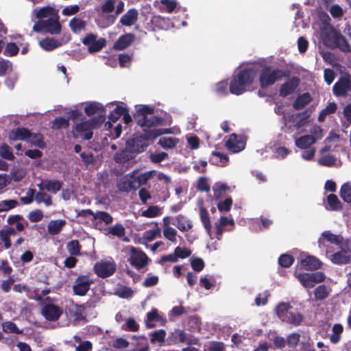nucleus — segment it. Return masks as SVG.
<instances>
[{
	"instance_id": "f257e3e1",
	"label": "nucleus",
	"mask_w": 351,
	"mask_h": 351,
	"mask_svg": "<svg viewBox=\"0 0 351 351\" xmlns=\"http://www.w3.org/2000/svg\"><path fill=\"white\" fill-rule=\"evenodd\" d=\"M154 107L148 105H141L136 109L134 114V119L138 125H139L143 132H152L154 130H162L163 134L171 133L170 129L156 128L162 124V118L153 115L154 113Z\"/></svg>"
},
{
	"instance_id": "f03ea898",
	"label": "nucleus",
	"mask_w": 351,
	"mask_h": 351,
	"mask_svg": "<svg viewBox=\"0 0 351 351\" xmlns=\"http://www.w3.org/2000/svg\"><path fill=\"white\" fill-rule=\"evenodd\" d=\"M276 313L282 322L293 326H301L304 320V315L289 302L278 303L276 307Z\"/></svg>"
},
{
	"instance_id": "7ed1b4c3",
	"label": "nucleus",
	"mask_w": 351,
	"mask_h": 351,
	"mask_svg": "<svg viewBox=\"0 0 351 351\" xmlns=\"http://www.w3.org/2000/svg\"><path fill=\"white\" fill-rule=\"evenodd\" d=\"M162 130H154L152 132H143L142 134H134L133 137L127 141V146L132 152H142L149 145V141H154L157 137L163 134Z\"/></svg>"
},
{
	"instance_id": "20e7f679",
	"label": "nucleus",
	"mask_w": 351,
	"mask_h": 351,
	"mask_svg": "<svg viewBox=\"0 0 351 351\" xmlns=\"http://www.w3.org/2000/svg\"><path fill=\"white\" fill-rule=\"evenodd\" d=\"M286 76L285 72L271 66H265L259 73V84L261 89H265L273 86L276 82Z\"/></svg>"
},
{
	"instance_id": "39448f33",
	"label": "nucleus",
	"mask_w": 351,
	"mask_h": 351,
	"mask_svg": "<svg viewBox=\"0 0 351 351\" xmlns=\"http://www.w3.org/2000/svg\"><path fill=\"white\" fill-rule=\"evenodd\" d=\"M59 15L49 17L46 20H38L33 26V30L36 32H45L51 34H59L62 25L59 22Z\"/></svg>"
},
{
	"instance_id": "423d86ee",
	"label": "nucleus",
	"mask_w": 351,
	"mask_h": 351,
	"mask_svg": "<svg viewBox=\"0 0 351 351\" xmlns=\"http://www.w3.org/2000/svg\"><path fill=\"white\" fill-rule=\"evenodd\" d=\"M351 244L350 239H345L344 244L340 245L341 250L332 254L330 257V261L337 265H347L351 263V248L349 247Z\"/></svg>"
},
{
	"instance_id": "0eeeda50",
	"label": "nucleus",
	"mask_w": 351,
	"mask_h": 351,
	"mask_svg": "<svg viewBox=\"0 0 351 351\" xmlns=\"http://www.w3.org/2000/svg\"><path fill=\"white\" fill-rule=\"evenodd\" d=\"M94 283V280L90 275H80L74 281L73 291L74 295L84 296L89 291L90 285Z\"/></svg>"
},
{
	"instance_id": "6e6552de",
	"label": "nucleus",
	"mask_w": 351,
	"mask_h": 351,
	"mask_svg": "<svg viewBox=\"0 0 351 351\" xmlns=\"http://www.w3.org/2000/svg\"><path fill=\"white\" fill-rule=\"evenodd\" d=\"M149 258L143 251L137 250L134 247L131 248V255L128 262L137 270L144 268L148 265Z\"/></svg>"
},
{
	"instance_id": "1a4fd4ad",
	"label": "nucleus",
	"mask_w": 351,
	"mask_h": 351,
	"mask_svg": "<svg viewBox=\"0 0 351 351\" xmlns=\"http://www.w3.org/2000/svg\"><path fill=\"white\" fill-rule=\"evenodd\" d=\"M93 271L98 277L106 278L115 272L116 264L114 261H101L94 265Z\"/></svg>"
},
{
	"instance_id": "9d476101",
	"label": "nucleus",
	"mask_w": 351,
	"mask_h": 351,
	"mask_svg": "<svg viewBox=\"0 0 351 351\" xmlns=\"http://www.w3.org/2000/svg\"><path fill=\"white\" fill-rule=\"evenodd\" d=\"M135 173L136 170H134L119 180L117 183V186L120 191L128 193L138 189V185H136L135 180Z\"/></svg>"
},
{
	"instance_id": "9b49d317",
	"label": "nucleus",
	"mask_w": 351,
	"mask_h": 351,
	"mask_svg": "<svg viewBox=\"0 0 351 351\" xmlns=\"http://www.w3.org/2000/svg\"><path fill=\"white\" fill-rule=\"evenodd\" d=\"M82 43L88 47L89 53H95L101 51L105 47L106 40L104 38L97 40L96 35L90 33L82 39Z\"/></svg>"
},
{
	"instance_id": "f8f14e48",
	"label": "nucleus",
	"mask_w": 351,
	"mask_h": 351,
	"mask_svg": "<svg viewBox=\"0 0 351 351\" xmlns=\"http://www.w3.org/2000/svg\"><path fill=\"white\" fill-rule=\"evenodd\" d=\"M332 90L337 97H345L348 92L351 93V75L341 77L334 84Z\"/></svg>"
},
{
	"instance_id": "ddd939ff",
	"label": "nucleus",
	"mask_w": 351,
	"mask_h": 351,
	"mask_svg": "<svg viewBox=\"0 0 351 351\" xmlns=\"http://www.w3.org/2000/svg\"><path fill=\"white\" fill-rule=\"evenodd\" d=\"M300 85V79L297 77H292L281 84L279 89V95L286 97L293 93Z\"/></svg>"
},
{
	"instance_id": "4468645a",
	"label": "nucleus",
	"mask_w": 351,
	"mask_h": 351,
	"mask_svg": "<svg viewBox=\"0 0 351 351\" xmlns=\"http://www.w3.org/2000/svg\"><path fill=\"white\" fill-rule=\"evenodd\" d=\"M62 309L53 304H46L42 309V314L45 318L51 322L58 320L62 315Z\"/></svg>"
},
{
	"instance_id": "2eb2a0df",
	"label": "nucleus",
	"mask_w": 351,
	"mask_h": 351,
	"mask_svg": "<svg viewBox=\"0 0 351 351\" xmlns=\"http://www.w3.org/2000/svg\"><path fill=\"white\" fill-rule=\"evenodd\" d=\"M92 130H93V128L88 120L85 121H82L81 123H77L74 126L75 132H73V135L75 137H77L75 132H77V134L84 133L83 134L80 135L81 138L84 140L88 141V140H90L93 136Z\"/></svg>"
},
{
	"instance_id": "dca6fc26",
	"label": "nucleus",
	"mask_w": 351,
	"mask_h": 351,
	"mask_svg": "<svg viewBox=\"0 0 351 351\" xmlns=\"http://www.w3.org/2000/svg\"><path fill=\"white\" fill-rule=\"evenodd\" d=\"M136 35L133 33H126L121 35L114 43L113 49L121 51L130 46L135 40Z\"/></svg>"
},
{
	"instance_id": "f3484780",
	"label": "nucleus",
	"mask_w": 351,
	"mask_h": 351,
	"mask_svg": "<svg viewBox=\"0 0 351 351\" xmlns=\"http://www.w3.org/2000/svg\"><path fill=\"white\" fill-rule=\"evenodd\" d=\"M239 65L232 75L230 82V92L232 94L239 95L241 94V69Z\"/></svg>"
},
{
	"instance_id": "a211bd4d",
	"label": "nucleus",
	"mask_w": 351,
	"mask_h": 351,
	"mask_svg": "<svg viewBox=\"0 0 351 351\" xmlns=\"http://www.w3.org/2000/svg\"><path fill=\"white\" fill-rule=\"evenodd\" d=\"M113 221L112 216L106 211H97L95 213L93 223L95 227L101 230L102 222L106 225H109Z\"/></svg>"
},
{
	"instance_id": "6ab92c4d",
	"label": "nucleus",
	"mask_w": 351,
	"mask_h": 351,
	"mask_svg": "<svg viewBox=\"0 0 351 351\" xmlns=\"http://www.w3.org/2000/svg\"><path fill=\"white\" fill-rule=\"evenodd\" d=\"M32 136V132L25 128H17L12 130L9 134L11 141H28Z\"/></svg>"
},
{
	"instance_id": "aec40b11",
	"label": "nucleus",
	"mask_w": 351,
	"mask_h": 351,
	"mask_svg": "<svg viewBox=\"0 0 351 351\" xmlns=\"http://www.w3.org/2000/svg\"><path fill=\"white\" fill-rule=\"evenodd\" d=\"M138 12L135 8L128 10L120 19V23L124 26H132L138 20Z\"/></svg>"
},
{
	"instance_id": "412c9836",
	"label": "nucleus",
	"mask_w": 351,
	"mask_h": 351,
	"mask_svg": "<svg viewBox=\"0 0 351 351\" xmlns=\"http://www.w3.org/2000/svg\"><path fill=\"white\" fill-rule=\"evenodd\" d=\"M176 223L173 224L181 232H187L193 228L192 221L185 215L180 214L175 217Z\"/></svg>"
},
{
	"instance_id": "4be33fe9",
	"label": "nucleus",
	"mask_w": 351,
	"mask_h": 351,
	"mask_svg": "<svg viewBox=\"0 0 351 351\" xmlns=\"http://www.w3.org/2000/svg\"><path fill=\"white\" fill-rule=\"evenodd\" d=\"M66 223L64 219L51 220L47 225V232L50 235H57L62 232Z\"/></svg>"
},
{
	"instance_id": "5701e85b",
	"label": "nucleus",
	"mask_w": 351,
	"mask_h": 351,
	"mask_svg": "<svg viewBox=\"0 0 351 351\" xmlns=\"http://www.w3.org/2000/svg\"><path fill=\"white\" fill-rule=\"evenodd\" d=\"M301 265L306 270L315 271L322 266L320 261L315 256H308L301 261Z\"/></svg>"
},
{
	"instance_id": "b1692460",
	"label": "nucleus",
	"mask_w": 351,
	"mask_h": 351,
	"mask_svg": "<svg viewBox=\"0 0 351 351\" xmlns=\"http://www.w3.org/2000/svg\"><path fill=\"white\" fill-rule=\"evenodd\" d=\"M186 341V333L182 330H176L171 332L167 339L168 345H175L178 343H184Z\"/></svg>"
},
{
	"instance_id": "393cba45",
	"label": "nucleus",
	"mask_w": 351,
	"mask_h": 351,
	"mask_svg": "<svg viewBox=\"0 0 351 351\" xmlns=\"http://www.w3.org/2000/svg\"><path fill=\"white\" fill-rule=\"evenodd\" d=\"M39 45L44 50L51 51L60 47L62 43L53 38H45L39 41Z\"/></svg>"
},
{
	"instance_id": "a878e982",
	"label": "nucleus",
	"mask_w": 351,
	"mask_h": 351,
	"mask_svg": "<svg viewBox=\"0 0 351 351\" xmlns=\"http://www.w3.org/2000/svg\"><path fill=\"white\" fill-rule=\"evenodd\" d=\"M312 101V97L309 93H305L298 96L293 102V107L295 110H302L305 106Z\"/></svg>"
},
{
	"instance_id": "bb28decb",
	"label": "nucleus",
	"mask_w": 351,
	"mask_h": 351,
	"mask_svg": "<svg viewBox=\"0 0 351 351\" xmlns=\"http://www.w3.org/2000/svg\"><path fill=\"white\" fill-rule=\"evenodd\" d=\"M334 43L343 52L348 53L350 51V46L346 37L341 34H335Z\"/></svg>"
},
{
	"instance_id": "cd10ccee",
	"label": "nucleus",
	"mask_w": 351,
	"mask_h": 351,
	"mask_svg": "<svg viewBox=\"0 0 351 351\" xmlns=\"http://www.w3.org/2000/svg\"><path fill=\"white\" fill-rule=\"evenodd\" d=\"M106 232L105 234H111L118 238H121L125 234V228L121 223H115L114 226L108 227L105 229Z\"/></svg>"
},
{
	"instance_id": "c85d7f7f",
	"label": "nucleus",
	"mask_w": 351,
	"mask_h": 351,
	"mask_svg": "<svg viewBox=\"0 0 351 351\" xmlns=\"http://www.w3.org/2000/svg\"><path fill=\"white\" fill-rule=\"evenodd\" d=\"M23 219V217L21 215H10L7 219V223L10 226L16 224L14 229L18 232H21L25 230V225L21 222Z\"/></svg>"
},
{
	"instance_id": "c756f323",
	"label": "nucleus",
	"mask_w": 351,
	"mask_h": 351,
	"mask_svg": "<svg viewBox=\"0 0 351 351\" xmlns=\"http://www.w3.org/2000/svg\"><path fill=\"white\" fill-rule=\"evenodd\" d=\"M45 188L48 192L56 194L62 186V182L58 180H45Z\"/></svg>"
},
{
	"instance_id": "7c9ffc66",
	"label": "nucleus",
	"mask_w": 351,
	"mask_h": 351,
	"mask_svg": "<svg viewBox=\"0 0 351 351\" xmlns=\"http://www.w3.org/2000/svg\"><path fill=\"white\" fill-rule=\"evenodd\" d=\"M295 143L298 147L305 149L315 143V140L310 135H304L297 138Z\"/></svg>"
},
{
	"instance_id": "2f4dec72",
	"label": "nucleus",
	"mask_w": 351,
	"mask_h": 351,
	"mask_svg": "<svg viewBox=\"0 0 351 351\" xmlns=\"http://www.w3.org/2000/svg\"><path fill=\"white\" fill-rule=\"evenodd\" d=\"M199 217L201 221L206 229L207 233L210 234L211 232V223L210 220V216L206 208L204 206L199 208Z\"/></svg>"
},
{
	"instance_id": "473e14b6",
	"label": "nucleus",
	"mask_w": 351,
	"mask_h": 351,
	"mask_svg": "<svg viewBox=\"0 0 351 351\" xmlns=\"http://www.w3.org/2000/svg\"><path fill=\"white\" fill-rule=\"evenodd\" d=\"M322 236L328 242L332 244H335L340 247V245L344 244L345 240L341 235H336L332 234L330 231H324Z\"/></svg>"
},
{
	"instance_id": "72a5a7b5",
	"label": "nucleus",
	"mask_w": 351,
	"mask_h": 351,
	"mask_svg": "<svg viewBox=\"0 0 351 351\" xmlns=\"http://www.w3.org/2000/svg\"><path fill=\"white\" fill-rule=\"evenodd\" d=\"M55 15H58V10L50 6L42 8L36 13V17L40 20L47 17L55 16Z\"/></svg>"
},
{
	"instance_id": "f704fd0d",
	"label": "nucleus",
	"mask_w": 351,
	"mask_h": 351,
	"mask_svg": "<svg viewBox=\"0 0 351 351\" xmlns=\"http://www.w3.org/2000/svg\"><path fill=\"white\" fill-rule=\"evenodd\" d=\"M212 155L215 157L209 160V162L212 165L224 166L228 161V156L219 152H213Z\"/></svg>"
},
{
	"instance_id": "c9c22d12",
	"label": "nucleus",
	"mask_w": 351,
	"mask_h": 351,
	"mask_svg": "<svg viewBox=\"0 0 351 351\" xmlns=\"http://www.w3.org/2000/svg\"><path fill=\"white\" fill-rule=\"evenodd\" d=\"M339 195L345 202L351 206V183L347 182L342 184Z\"/></svg>"
},
{
	"instance_id": "e433bc0d",
	"label": "nucleus",
	"mask_w": 351,
	"mask_h": 351,
	"mask_svg": "<svg viewBox=\"0 0 351 351\" xmlns=\"http://www.w3.org/2000/svg\"><path fill=\"white\" fill-rule=\"evenodd\" d=\"M86 23L81 19L74 17L69 22V27L73 32L77 33L86 29Z\"/></svg>"
},
{
	"instance_id": "4c0bfd02",
	"label": "nucleus",
	"mask_w": 351,
	"mask_h": 351,
	"mask_svg": "<svg viewBox=\"0 0 351 351\" xmlns=\"http://www.w3.org/2000/svg\"><path fill=\"white\" fill-rule=\"evenodd\" d=\"M179 140L174 137H162L159 139L158 145L163 149H169L175 147Z\"/></svg>"
},
{
	"instance_id": "58836bf2",
	"label": "nucleus",
	"mask_w": 351,
	"mask_h": 351,
	"mask_svg": "<svg viewBox=\"0 0 351 351\" xmlns=\"http://www.w3.org/2000/svg\"><path fill=\"white\" fill-rule=\"evenodd\" d=\"M154 171H147L141 174H138L137 171H136L135 173V180L136 185H138V189L142 186L147 184L149 180H150L153 176Z\"/></svg>"
},
{
	"instance_id": "ea45409f",
	"label": "nucleus",
	"mask_w": 351,
	"mask_h": 351,
	"mask_svg": "<svg viewBox=\"0 0 351 351\" xmlns=\"http://www.w3.org/2000/svg\"><path fill=\"white\" fill-rule=\"evenodd\" d=\"M327 203L330 210H339L342 208V205L337 196L335 194H330L327 197Z\"/></svg>"
},
{
	"instance_id": "a19ab883",
	"label": "nucleus",
	"mask_w": 351,
	"mask_h": 351,
	"mask_svg": "<svg viewBox=\"0 0 351 351\" xmlns=\"http://www.w3.org/2000/svg\"><path fill=\"white\" fill-rule=\"evenodd\" d=\"M66 250L71 256L81 255V245L78 240H71L66 244Z\"/></svg>"
},
{
	"instance_id": "79ce46f5",
	"label": "nucleus",
	"mask_w": 351,
	"mask_h": 351,
	"mask_svg": "<svg viewBox=\"0 0 351 351\" xmlns=\"http://www.w3.org/2000/svg\"><path fill=\"white\" fill-rule=\"evenodd\" d=\"M343 330V326L340 324H335L332 326V334L330 336V340L332 343H337L340 341Z\"/></svg>"
},
{
	"instance_id": "37998d69",
	"label": "nucleus",
	"mask_w": 351,
	"mask_h": 351,
	"mask_svg": "<svg viewBox=\"0 0 351 351\" xmlns=\"http://www.w3.org/2000/svg\"><path fill=\"white\" fill-rule=\"evenodd\" d=\"M329 295V291L324 285H319L314 290V297L315 300H323Z\"/></svg>"
},
{
	"instance_id": "c03bdc74",
	"label": "nucleus",
	"mask_w": 351,
	"mask_h": 351,
	"mask_svg": "<svg viewBox=\"0 0 351 351\" xmlns=\"http://www.w3.org/2000/svg\"><path fill=\"white\" fill-rule=\"evenodd\" d=\"M34 199L38 204L44 203L46 206H50L52 205V197L47 193L38 191L35 194Z\"/></svg>"
},
{
	"instance_id": "a18cd8bd",
	"label": "nucleus",
	"mask_w": 351,
	"mask_h": 351,
	"mask_svg": "<svg viewBox=\"0 0 351 351\" xmlns=\"http://www.w3.org/2000/svg\"><path fill=\"white\" fill-rule=\"evenodd\" d=\"M3 331L5 333L22 334L23 330L19 329L16 324L11 321L2 323Z\"/></svg>"
},
{
	"instance_id": "49530a36",
	"label": "nucleus",
	"mask_w": 351,
	"mask_h": 351,
	"mask_svg": "<svg viewBox=\"0 0 351 351\" xmlns=\"http://www.w3.org/2000/svg\"><path fill=\"white\" fill-rule=\"evenodd\" d=\"M69 126V119L63 117H58L53 120L51 128L53 130H60L62 128H67Z\"/></svg>"
},
{
	"instance_id": "de8ad7c7",
	"label": "nucleus",
	"mask_w": 351,
	"mask_h": 351,
	"mask_svg": "<svg viewBox=\"0 0 351 351\" xmlns=\"http://www.w3.org/2000/svg\"><path fill=\"white\" fill-rule=\"evenodd\" d=\"M29 141L40 149H44L46 146L43 136L40 133H32Z\"/></svg>"
},
{
	"instance_id": "09e8293b",
	"label": "nucleus",
	"mask_w": 351,
	"mask_h": 351,
	"mask_svg": "<svg viewBox=\"0 0 351 351\" xmlns=\"http://www.w3.org/2000/svg\"><path fill=\"white\" fill-rule=\"evenodd\" d=\"M19 205V202L16 199H5L0 201V213L7 212Z\"/></svg>"
},
{
	"instance_id": "8fccbe9b",
	"label": "nucleus",
	"mask_w": 351,
	"mask_h": 351,
	"mask_svg": "<svg viewBox=\"0 0 351 351\" xmlns=\"http://www.w3.org/2000/svg\"><path fill=\"white\" fill-rule=\"evenodd\" d=\"M294 257L288 254H282L278 258V264L280 267L288 268L294 263Z\"/></svg>"
},
{
	"instance_id": "3c124183",
	"label": "nucleus",
	"mask_w": 351,
	"mask_h": 351,
	"mask_svg": "<svg viewBox=\"0 0 351 351\" xmlns=\"http://www.w3.org/2000/svg\"><path fill=\"white\" fill-rule=\"evenodd\" d=\"M161 317L158 314V310L156 308H153L150 312L147 314V320L145 322L146 326L148 328H152L154 327V324H152V321H159L160 320Z\"/></svg>"
},
{
	"instance_id": "603ef678",
	"label": "nucleus",
	"mask_w": 351,
	"mask_h": 351,
	"mask_svg": "<svg viewBox=\"0 0 351 351\" xmlns=\"http://www.w3.org/2000/svg\"><path fill=\"white\" fill-rule=\"evenodd\" d=\"M161 236V230L156 224V228L152 230H149L145 232L143 238L147 241H152L156 237H160Z\"/></svg>"
},
{
	"instance_id": "864d4df0",
	"label": "nucleus",
	"mask_w": 351,
	"mask_h": 351,
	"mask_svg": "<svg viewBox=\"0 0 351 351\" xmlns=\"http://www.w3.org/2000/svg\"><path fill=\"white\" fill-rule=\"evenodd\" d=\"M237 136L235 134H232L226 143V147L232 152H239L241 151L239 146L237 144Z\"/></svg>"
},
{
	"instance_id": "5fc2aeb1",
	"label": "nucleus",
	"mask_w": 351,
	"mask_h": 351,
	"mask_svg": "<svg viewBox=\"0 0 351 351\" xmlns=\"http://www.w3.org/2000/svg\"><path fill=\"white\" fill-rule=\"evenodd\" d=\"M104 107L99 103H90L84 108V112L88 116H91L99 110H104Z\"/></svg>"
},
{
	"instance_id": "6e6d98bb",
	"label": "nucleus",
	"mask_w": 351,
	"mask_h": 351,
	"mask_svg": "<svg viewBox=\"0 0 351 351\" xmlns=\"http://www.w3.org/2000/svg\"><path fill=\"white\" fill-rule=\"evenodd\" d=\"M300 339V335L297 332L289 334L286 339L287 345L289 348H295L298 346Z\"/></svg>"
},
{
	"instance_id": "4d7b16f0",
	"label": "nucleus",
	"mask_w": 351,
	"mask_h": 351,
	"mask_svg": "<svg viewBox=\"0 0 351 351\" xmlns=\"http://www.w3.org/2000/svg\"><path fill=\"white\" fill-rule=\"evenodd\" d=\"M134 291L127 286H121L116 290L115 294L121 298H129L133 295Z\"/></svg>"
},
{
	"instance_id": "13d9d810",
	"label": "nucleus",
	"mask_w": 351,
	"mask_h": 351,
	"mask_svg": "<svg viewBox=\"0 0 351 351\" xmlns=\"http://www.w3.org/2000/svg\"><path fill=\"white\" fill-rule=\"evenodd\" d=\"M336 157L333 155H324L319 160L318 163L325 167H332L336 162Z\"/></svg>"
},
{
	"instance_id": "bf43d9fd",
	"label": "nucleus",
	"mask_w": 351,
	"mask_h": 351,
	"mask_svg": "<svg viewBox=\"0 0 351 351\" xmlns=\"http://www.w3.org/2000/svg\"><path fill=\"white\" fill-rule=\"evenodd\" d=\"M0 156L8 160H13L15 158L12 149L7 144H3L0 147Z\"/></svg>"
},
{
	"instance_id": "052dcab7",
	"label": "nucleus",
	"mask_w": 351,
	"mask_h": 351,
	"mask_svg": "<svg viewBox=\"0 0 351 351\" xmlns=\"http://www.w3.org/2000/svg\"><path fill=\"white\" fill-rule=\"evenodd\" d=\"M298 279L305 288L310 289L313 287V283L308 273L300 274L298 276Z\"/></svg>"
},
{
	"instance_id": "680f3d73",
	"label": "nucleus",
	"mask_w": 351,
	"mask_h": 351,
	"mask_svg": "<svg viewBox=\"0 0 351 351\" xmlns=\"http://www.w3.org/2000/svg\"><path fill=\"white\" fill-rule=\"evenodd\" d=\"M19 48L14 43H8L3 51V54L6 56H14L18 54Z\"/></svg>"
},
{
	"instance_id": "e2e57ef3",
	"label": "nucleus",
	"mask_w": 351,
	"mask_h": 351,
	"mask_svg": "<svg viewBox=\"0 0 351 351\" xmlns=\"http://www.w3.org/2000/svg\"><path fill=\"white\" fill-rule=\"evenodd\" d=\"M160 210L157 206H150L147 209L143 212L142 215L145 217L152 218L160 215Z\"/></svg>"
},
{
	"instance_id": "0e129e2a",
	"label": "nucleus",
	"mask_w": 351,
	"mask_h": 351,
	"mask_svg": "<svg viewBox=\"0 0 351 351\" xmlns=\"http://www.w3.org/2000/svg\"><path fill=\"white\" fill-rule=\"evenodd\" d=\"M191 265L192 269L196 272H200L203 270L205 264L201 258H192L191 259Z\"/></svg>"
},
{
	"instance_id": "69168bd1",
	"label": "nucleus",
	"mask_w": 351,
	"mask_h": 351,
	"mask_svg": "<svg viewBox=\"0 0 351 351\" xmlns=\"http://www.w3.org/2000/svg\"><path fill=\"white\" fill-rule=\"evenodd\" d=\"M164 237L171 242L176 241L177 231L172 227H166L163 230Z\"/></svg>"
},
{
	"instance_id": "338daca9",
	"label": "nucleus",
	"mask_w": 351,
	"mask_h": 351,
	"mask_svg": "<svg viewBox=\"0 0 351 351\" xmlns=\"http://www.w3.org/2000/svg\"><path fill=\"white\" fill-rule=\"evenodd\" d=\"M229 189V186L226 184H221L217 187H213L214 196L217 199L223 197L226 194L227 191Z\"/></svg>"
},
{
	"instance_id": "774afa93",
	"label": "nucleus",
	"mask_w": 351,
	"mask_h": 351,
	"mask_svg": "<svg viewBox=\"0 0 351 351\" xmlns=\"http://www.w3.org/2000/svg\"><path fill=\"white\" fill-rule=\"evenodd\" d=\"M121 328L124 330L136 332L138 330L139 325L136 323L134 319L129 318L125 324L122 326Z\"/></svg>"
}]
</instances>
